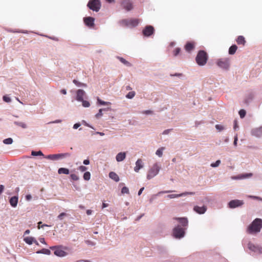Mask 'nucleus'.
Segmentation results:
<instances>
[{
  "label": "nucleus",
  "mask_w": 262,
  "mask_h": 262,
  "mask_svg": "<svg viewBox=\"0 0 262 262\" xmlns=\"http://www.w3.org/2000/svg\"><path fill=\"white\" fill-rule=\"evenodd\" d=\"M262 228V220L257 218L248 226L247 232L249 234H254L259 232Z\"/></svg>",
  "instance_id": "1"
},
{
  "label": "nucleus",
  "mask_w": 262,
  "mask_h": 262,
  "mask_svg": "<svg viewBox=\"0 0 262 262\" xmlns=\"http://www.w3.org/2000/svg\"><path fill=\"white\" fill-rule=\"evenodd\" d=\"M208 58L207 53L204 50H200L195 57V61L198 65L203 66L206 63Z\"/></svg>",
  "instance_id": "2"
},
{
  "label": "nucleus",
  "mask_w": 262,
  "mask_h": 262,
  "mask_svg": "<svg viewBox=\"0 0 262 262\" xmlns=\"http://www.w3.org/2000/svg\"><path fill=\"white\" fill-rule=\"evenodd\" d=\"M71 154L68 152L49 155L45 156V158L53 161L58 160L59 159H64L70 157Z\"/></svg>",
  "instance_id": "3"
},
{
  "label": "nucleus",
  "mask_w": 262,
  "mask_h": 262,
  "mask_svg": "<svg viewBox=\"0 0 262 262\" xmlns=\"http://www.w3.org/2000/svg\"><path fill=\"white\" fill-rule=\"evenodd\" d=\"M160 169V167L157 163L154 164L152 167L149 170L147 175V179L148 180L155 177L159 173Z\"/></svg>",
  "instance_id": "4"
},
{
  "label": "nucleus",
  "mask_w": 262,
  "mask_h": 262,
  "mask_svg": "<svg viewBox=\"0 0 262 262\" xmlns=\"http://www.w3.org/2000/svg\"><path fill=\"white\" fill-rule=\"evenodd\" d=\"M88 7L93 11L98 12L100 9L101 3L99 0H91L88 4Z\"/></svg>",
  "instance_id": "5"
},
{
  "label": "nucleus",
  "mask_w": 262,
  "mask_h": 262,
  "mask_svg": "<svg viewBox=\"0 0 262 262\" xmlns=\"http://www.w3.org/2000/svg\"><path fill=\"white\" fill-rule=\"evenodd\" d=\"M185 234L184 229L181 228L179 225L176 227L173 230V235L177 238L183 237Z\"/></svg>",
  "instance_id": "6"
},
{
  "label": "nucleus",
  "mask_w": 262,
  "mask_h": 262,
  "mask_svg": "<svg viewBox=\"0 0 262 262\" xmlns=\"http://www.w3.org/2000/svg\"><path fill=\"white\" fill-rule=\"evenodd\" d=\"M122 25L131 27H134L139 24V19H124L121 21Z\"/></svg>",
  "instance_id": "7"
},
{
  "label": "nucleus",
  "mask_w": 262,
  "mask_h": 262,
  "mask_svg": "<svg viewBox=\"0 0 262 262\" xmlns=\"http://www.w3.org/2000/svg\"><path fill=\"white\" fill-rule=\"evenodd\" d=\"M217 64L219 67L227 70L230 66L229 60L228 59H221L217 61Z\"/></svg>",
  "instance_id": "8"
},
{
  "label": "nucleus",
  "mask_w": 262,
  "mask_h": 262,
  "mask_svg": "<svg viewBox=\"0 0 262 262\" xmlns=\"http://www.w3.org/2000/svg\"><path fill=\"white\" fill-rule=\"evenodd\" d=\"M155 29L152 26H146L142 31L143 34L146 37L151 36L154 34Z\"/></svg>",
  "instance_id": "9"
},
{
  "label": "nucleus",
  "mask_w": 262,
  "mask_h": 262,
  "mask_svg": "<svg viewBox=\"0 0 262 262\" xmlns=\"http://www.w3.org/2000/svg\"><path fill=\"white\" fill-rule=\"evenodd\" d=\"M244 204V202L242 200H234L229 202L228 203L229 207L234 208L241 206Z\"/></svg>",
  "instance_id": "10"
},
{
  "label": "nucleus",
  "mask_w": 262,
  "mask_h": 262,
  "mask_svg": "<svg viewBox=\"0 0 262 262\" xmlns=\"http://www.w3.org/2000/svg\"><path fill=\"white\" fill-rule=\"evenodd\" d=\"M94 18L92 17H86L83 18V21L86 26L90 28L94 27Z\"/></svg>",
  "instance_id": "11"
},
{
  "label": "nucleus",
  "mask_w": 262,
  "mask_h": 262,
  "mask_svg": "<svg viewBox=\"0 0 262 262\" xmlns=\"http://www.w3.org/2000/svg\"><path fill=\"white\" fill-rule=\"evenodd\" d=\"M121 5L127 11H130L133 9L132 4L129 0H123Z\"/></svg>",
  "instance_id": "12"
},
{
  "label": "nucleus",
  "mask_w": 262,
  "mask_h": 262,
  "mask_svg": "<svg viewBox=\"0 0 262 262\" xmlns=\"http://www.w3.org/2000/svg\"><path fill=\"white\" fill-rule=\"evenodd\" d=\"M207 210V207L206 206L203 205L202 207H200L199 206H195L193 207V210L199 214H203Z\"/></svg>",
  "instance_id": "13"
},
{
  "label": "nucleus",
  "mask_w": 262,
  "mask_h": 262,
  "mask_svg": "<svg viewBox=\"0 0 262 262\" xmlns=\"http://www.w3.org/2000/svg\"><path fill=\"white\" fill-rule=\"evenodd\" d=\"M252 134L256 137H262V126L253 129Z\"/></svg>",
  "instance_id": "14"
},
{
  "label": "nucleus",
  "mask_w": 262,
  "mask_h": 262,
  "mask_svg": "<svg viewBox=\"0 0 262 262\" xmlns=\"http://www.w3.org/2000/svg\"><path fill=\"white\" fill-rule=\"evenodd\" d=\"M194 193L193 192H184L181 194H171L167 195V198L168 199H173L176 198L185 196L187 194H193Z\"/></svg>",
  "instance_id": "15"
},
{
  "label": "nucleus",
  "mask_w": 262,
  "mask_h": 262,
  "mask_svg": "<svg viewBox=\"0 0 262 262\" xmlns=\"http://www.w3.org/2000/svg\"><path fill=\"white\" fill-rule=\"evenodd\" d=\"M194 46L195 43L194 42H188L185 45L184 48L187 52H190L194 49Z\"/></svg>",
  "instance_id": "16"
},
{
  "label": "nucleus",
  "mask_w": 262,
  "mask_h": 262,
  "mask_svg": "<svg viewBox=\"0 0 262 262\" xmlns=\"http://www.w3.org/2000/svg\"><path fill=\"white\" fill-rule=\"evenodd\" d=\"M24 241L29 245H31L33 243H35L36 245H38L37 241L33 237H26L24 239Z\"/></svg>",
  "instance_id": "17"
},
{
  "label": "nucleus",
  "mask_w": 262,
  "mask_h": 262,
  "mask_svg": "<svg viewBox=\"0 0 262 262\" xmlns=\"http://www.w3.org/2000/svg\"><path fill=\"white\" fill-rule=\"evenodd\" d=\"M85 94V92L83 90H78L77 91L76 99L79 101H82Z\"/></svg>",
  "instance_id": "18"
},
{
  "label": "nucleus",
  "mask_w": 262,
  "mask_h": 262,
  "mask_svg": "<svg viewBox=\"0 0 262 262\" xmlns=\"http://www.w3.org/2000/svg\"><path fill=\"white\" fill-rule=\"evenodd\" d=\"M143 167L142 161L141 159H139L136 162V166L134 168V170L138 172L139 170Z\"/></svg>",
  "instance_id": "19"
},
{
  "label": "nucleus",
  "mask_w": 262,
  "mask_h": 262,
  "mask_svg": "<svg viewBox=\"0 0 262 262\" xmlns=\"http://www.w3.org/2000/svg\"><path fill=\"white\" fill-rule=\"evenodd\" d=\"M126 157V154L124 152H121L118 153L116 157V160L118 162L122 161L124 159H125Z\"/></svg>",
  "instance_id": "20"
},
{
  "label": "nucleus",
  "mask_w": 262,
  "mask_h": 262,
  "mask_svg": "<svg viewBox=\"0 0 262 262\" xmlns=\"http://www.w3.org/2000/svg\"><path fill=\"white\" fill-rule=\"evenodd\" d=\"M9 202L13 207H16L18 203V197L14 196L11 198Z\"/></svg>",
  "instance_id": "21"
},
{
  "label": "nucleus",
  "mask_w": 262,
  "mask_h": 262,
  "mask_svg": "<svg viewBox=\"0 0 262 262\" xmlns=\"http://www.w3.org/2000/svg\"><path fill=\"white\" fill-rule=\"evenodd\" d=\"M237 43L239 45L245 46L246 41L243 36H238L236 40Z\"/></svg>",
  "instance_id": "22"
},
{
  "label": "nucleus",
  "mask_w": 262,
  "mask_h": 262,
  "mask_svg": "<svg viewBox=\"0 0 262 262\" xmlns=\"http://www.w3.org/2000/svg\"><path fill=\"white\" fill-rule=\"evenodd\" d=\"M176 220L179 221L180 223L183 227H186L188 225V220L186 218L182 217V218H176Z\"/></svg>",
  "instance_id": "23"
},
{
  "label": "nucleus",
  "mask_w": 262,
  "mask_h": 262,
  "mask_svg": "<svg viewBox=\"0 0 262 262\" xmlns=\"http://www.w3.org/2000/svg\"><path fill=\"white\" fill-rule=\"evenodd\" d=\"M109 177L111 179L114 180L115 182H118L119 181V177L114 172H110L109 173Z\"/></svg>",
  "instance_id": "24"
},
{
  "label": "nucleus",
  "mask_w": 262,
  "mask_h": 262,
  "mask_svg": "<svg viewBox=\"0 0 262 262\" xmlns=\"http://www.w3.org/2000/svg\"><path fill=\"white\" fill-rule=\"evenodd\" d=\"M252 176H253V174L252 173L242 174L238 175L237 177H235V179H246V178H250Z\"/></svg>",
  "instance_id": "25"
},
{
  "label": "nucleus",
  "mask_w": 262,
  "mask_h": 262,
  "mask_svg": "<svg viewBox=\"0 0 262 262\" xmlns=\"http://www.w3.org/2000/svg\"><path fill=\"white\" fill-rule=\"evenodd\" d=\"M249 248L254 252L258 251L260 253L262 252V248L257 247L252 244H249Z\"/></svg>",
  "instance_id": "26"
},
{
  "label": "nucleus",
  "mask_w": 262,
  "mask_h": 262,
  "mask_svg": "<svg viewBox=\"0 0 262 262\" xmlns=\"http://www.w3.org/2000/svg\"><path fill=\"white\" fill-rule=\"evenodd\" d=\"M58 173L59 174H68L70 173L69 169L67 168H60L58 170Z\"/></svg>",
  "instance_id": "27"
},
{
  "label": "nucleus",
  "mask_w": 262,
  "mask_h": 262,
  "mask_svg": "<svg viewBox=\"0 0 262 262\" xmlns=\"http://www.w3.org/2000/svg\"><path fill=\"white\" fill-rule=\"evenodd\" d=\"M237 49V47L235 45L231 46L229 49V54L230 55H233L236 52Z\"/></svg>",
  "instance_id": "28"
},
{
  "label": "nucleus",
  "mask_w": 262,
  "mask_h": 262,
  "mask_svg": "<svg viewBox=\"0 0 262 262\" xmlns=\"http://www.w3.org/2000/svg\"><path fill=\"white\" fill-rule=\"evenodd\" d=\"M54 254L58 256H63L65 255L66 252L60 249H56L54 251Z\"/></svg>",
  "instance_id": "29"
},
{
  "label": "nucleus",
  "mask_w": 262,
  "mask_h": 262,
  "mask_svg": "<svg viewBox=\"0 0 262 262\" xmlns=\"http://www.w3.org/2000/svg\"><path fill=\"white\" fill-rule=\"evenodd\" d=\"M117 59H118L122 63H123L124 64H125V66H127V67H131L132 65V64L129 62L128 61H127V60H126L124 58H123V57H119V56H118L117 57Z\"/></svg>",
  "instance_id": "30"
},
{
  "label": "nucleus",
  "mask_w": 262,
  "mask_h": 262,
  "mask_svg": "<svg viewBox=\"0 0 262 262\" xmlns=\"http://www.w3.org/2000/svg\"><path fill=\"white\" fill-rule=\"evenodd\" d=\"M164 149V147H161V148H159L156 151V155L160 157H162L163 155V151Z\"/></svg>",
  "instance_id": "31"
},
{
  "label": "nucleus",
  "mask_w": 262,
  "mask_h": 262,
  "mask_svg": "<svg viewBox=\"0 0 262 262\" xmlns=\"http://www.w3.org/2000/svg\"><path fill=\"white\" fill-rule=\"evenodd\" d=\"M90 178H91L90 172L89 171L85 172L83 174V179L86 181H88L90 179Z\"/></svg>",
  "instance_id": "32"
},
{
  "label": "nucleus",
  "mask_w": 262,
  "mask_h": 262,
  "mask_svg": "<svg viewBox=\"0 0 262 262\" xmlns=\"http://www.w3.org/2000/svg\"><path fill=\"white\" fill-rule=\"evenodd\" d=\"M73 83H75L78 86L85 87L86 86V85L85 84L81 83L75 79L73 80Z\"/></svg>",
  "instance_id": "33"
},
{
  "label": "nucleus",
  "mask_w": 262,
  "mask_h": 262,
  "mask_svg": "<svg viewBox=\"0 0 262 262\" xmlns=\"http://www.w3.org/2000/svg\"><path fill=\"white\" fill-rule=\"evenodd\" d=\"M3 142L6 144H11L13 142V139L11 138H8L4 140Z\"/></svg>",
  "instance_id": "34"
},
{
  "label": "nucleus",
  "mask_w": 262,
  "mask_h": 262,
  "mask_svg": "<svg viewBox=\"0 0 262 262\" xmlns=\"http://www.w3.org/2000/svg\"><path fill=\"white\" fill-rule=\"evenodd\" d=\"M135 92L134 91L129 92L126 96V98L128 99L133 98L135 95Z\"/></svg>",
  "instance_id": "35"
},
{
  "label": "nucleus",
  "mask_w": 262,
  "mask_h": 262,
  "mask_svg": "<svg viewBox=\"0 0 262 262\" xmlns=\"http://www.w3.org/2000/svg\"><path fill=\"white\" fill-rule=\"evenodd\" d=\"M14 123L16 125L21 127L23 128H26L27 127V125L25 123H24V122H15Z\"/></svg>",
  "instance_id": "36"
},
{
  "label": "nucleus",
  "mask_w": 262,
  "mask_h": 262,
  "mask_svg": "<svg viewBox=\"0 0 262 262\" xmlns=\"http://www.w3.org/2000/svg\"><path fill=\"white\" fill-rule=\"evenodd\" d=\"M31 155L34 156H44L43 154H42V152L41 151H32L31 152Z\"/></svg>",
  "instance_id": "37"
},
{
  "label": "nucleus",
  "mask_w": 262,
  "mask_h": 262,
  "mask_svg": "<svg viewBox=\"0 0 262 262\" xmlns=\"http://www.w3.org/2000/svg\"><path fill=\"white\" fill-rule=\"evenodd\" d=\"M98 103L101 105H110L111 103L110 102H105L101 100L100 99H97Z\"/></svg>",
  "instance_id": "38"
},
{
  "label": "nucleus",
  "mask_w": 262,
  "mask_h": 262,
  "mask_svg": "<svg viewBox=\"0 0 262 262\" xmlns=\"http://www.w3.org/2000/svg\"><path fill=\"white\" fill-rule=\"evenodd\" d=\"M246 111L244 110H241L239 111V115L241 117V118H244L246 115Z\"/></svg>",
  "instance_id": "39"
},
{
  "label": "nucleus",
  "mask_w": 262,
  "mask_h": 262,
  "mask_svg": "<svg viewBox=\"0 0 262 262\" xmlns=\"http://www.w3.org/2000/svg\"><path fill=\"white\" fill-rule=\"evenodd\" d=\"M81 101L82 103L83 106L85 107L90 106V103H89V101L84 100H82V101Z\"/></svg>",
  "instance_id": "40"
},
{
  "label": "nucleus",
  "mask_w": 262,
  "mask_h": 262,
  "mask_svg": "<svg viewBox=\"0 0 262 262\" xmlns=\"http://www.w3.org/2000/svg\"><path fill=\"white\" fill-rule=\"evenodd\" d=\"M121 193H123V194H124V193H129V190H128V188L125 186L123 187L122 188V190H121Z\"/></svg>",
  "instance_id": "41"
},
{
  "label": "nucleus",
  "mask_w": 262,
  "mask_h": 262,
  "mask_svg": "<svg viewBox=\"0 0 262 262\" xmlns=\"http://www.w3.org/2000/svg\"><path fill=\"white\" fill-rule=\"evenodd\" d=\"M180 51H181L180 48H176L173 52V55L175 56H177L180 53Z\"/></svg>",
  "instance_id": "42"
},
{
  "label": "nucleus",
  "mask_w": 262,
  "mask_h": 262,
  "mask_svg": "<svg viewBox=\"0 0 262 262\" xmlns=\"http://www.w3.org/2000/svg\"><path fill=\"white\" fill-rule=\"evenodd\" d=\"M221 163L220 160H217L215 163H213L211 164V166L212 167H217Z\"/></svg>",
  "instance_id": "43"
},
{
  "label": "nucleus",
  "mask_w": 262,
  "mask_h": 262,
  "mask_svg": "<svg viewBox=\"0 0 262 262\" xmlns=\"http://www.w3.org/2000/svg\"><path fill=\"white\" fill-rule=\"evenodd\" d=\"M71 178L74 181H77L79 179V177L76 174H71L70 176Z\"/></svg>",
  "instance_id": "44"
},
{
  "label": "nucleus",
  "mask_w": 262,
  "mask_h": 262,
  "mask_svg": "<svg viewBox=\"0 0 262 262\" xmlns=\"http://www.w3.org/2000/svg\"><path fill=\"white\" fill-rule=\"evenodd\" d=\"M3 99V100L6 102H10L11 101V98L7 96H4Z\"/></svg>",
  "instance_id": "45"
},
{
  "label": "nucleus",
  "mask_w": 262,
  "mask_h": 262,
  "mask_svg": "<svg viewBox=\"0 0 262 262\" xmlns=\"http://www.w3.org/2000/svg\"><path fill=\"white\" fill-rule=\"evenodd\" d=\"M102 111L103 109L102 108L99 110V112L95 115L97 118H99L102 116Z\"/></svg>",
  "instance_id": "46"
},
{
  "label": "nucleus",
  "mask_w": 262,
  "mask_h": 262,
  "mask_svg": "<svg viewBox=\"0 0 262 262\" xmlns=\"http://www.w3.org/2000/svg\"><path fill=\"white\" fill-rule=\"evenodd\" d=\"M215 128L219 131H221L224 129V127L223 125H219V124H216L215 125Z\"/></svg>",
  "instance_id": "47"
},
{
  "label": "nucleus",
  "mask_w": 262,
  "mask_h": 262,
  "mask_svg": "<svg viewBox=\"0 0 262 262\" xmlns=\"http://www.w3.org/2000/svg\"><path fill=\"white\" fill-rule=\"evenodd\" d=\"M41 253H44L46 254H50L51 252L49 249H43L41 251Z\"/></svg>",
  "instance_id": "48"
},
{
  "label": "nucleus",
  "mask_w": 262,
  "mask_h": 262,
  "mask_svg": "<svg viewBox=\"0 0 262 262\" xmlns=\"http://www.w3.org/2000/svg\"><path fill=\"white\" fill-rule=\"evenodd\" d=\"M66 213H61L58 216V219L60 220H62L64 216H66Z\"/></svg>",
  "instance_id": "49"
},
{
  "label": "nucleus",
  "mask_w": 262,
  "mask_h": 262,
  "mask_svg": "<svg viewBox=\"0 0 262 262\" xmlns=\"http://www.w3.org/2000/svg\"><path fill=\"white\" fill-rule=\"evenodd\" d=\"M78 169L80 171L83 172L87 169V168L84 166H80L79 167Z\"/></svg>",
  "instance_id": "50"
},
{
  "label": "nucleus",
  "mask_w": 262,
  "mask_h": 262,
  "mask_svg": "<svg viewBox=\"0 0 262 262\" xmlns=\"http://www.w3.org/2000/svg\"><path fill=\"white\" fill-rule=\"evenodd\" d=\"M143 113L146 114V115L151 114H152V111H151L150 110H146V111H143Z\"/></svg>",
  "instance_id": "51"
},
{
  "label": "nucleus",
  "mask_w": 262,
  "mask_h": 262,
  "mask_svg": "<svg viewBox=\"0 0 262 262\" xmlns=\"http://www.w3.org/2000/svg\"><path fill=\"white\" fill-rule=\"evenodd\" d=\"M32 198V196L30 194H27L26 196V199L27 201H30Z\"/></svg>",
  "instance_id": "52"
},
{
  "label": "nucleus",
  "mask_w": 262,
  "mask_h": 262,
  "mask_svg": "<svg viewBox=\"0 0 262 262\" xmlns=\"http://www.w3.org/2000/svg\"><path fill=\"white\" fill-rule=\"evenodd\" d=\"M80 126V123H76L73 126V128L74 129H77L78 128L79 126Z\"/></svg>",
  "instance_id": "53"
},
{
  "label": "nucleus",
  "mask_w": 262,
  "mask_h": 262,
  "mask_svg": "<svg viewBox=\"0 0 262 262\" xmlns=\"http://www.w3.org/2000/svg\"><path fill=\"white\" fill-rule=\"evenodd\" d=\"M237 136H235L234 137V142H233V144L235 145V146H236L237 145Z\"/></svg>",
  "instance_id": "54"
},
{
  "label": "nucleus",
  "mask_w": 262,
  "mask_h": 262,
  "mask_svg": "<svg viewBox=\"0 0 262 262\" xmlns=\"http://www.w3.org/2000/svg\"><path fill=\"white\" fill-rule=\"evenodd\" d=\"M83 164L84 165H88L90 164V161L88 159L84 160L83 161Z\"/></svg>",
  "instance_id": "55"
},
{
  "label": "nucleus",
  "mask_w": 262,
  "mask_h": 262,
  "mask_svg": "<svg viewBox=\"0 0 262 262\" xmlns=\"http://www.w3.org/2000/svg\"><path fill=\"white\" fill-rule=\"evenodd\" d=\"M249 197L250 198L253 199H256V200L259 199V198L258 196H256L249 195Z\"/></svg>",
  "instance_id": "56"
},
{
  "label": "nucleus",
  "mask_w": 262,
  "mask_h": 262,
  "mask_svg": "<svg viewBox=\"0 0 262 262\" xmlns=\"http://www.w3.org/2000/svg\"><path fill=\"white\" fill-rule=\"evenodd\" d=\"M39 241H40V243H41L42 244H46V242H45L44 238H39Z\"/></svg>",
  "instance_id": "57"
},
{
  "label": "nucleus",
  "mask_w": 262,
  "mask_h": 262,
  "mask_svg": "<svg viewBox=\"0 0 262 262\" xmlns=\"http://www.w3.org/2000/svg\"><path fill=\"white\" fill-rule=\"evenodd\" d=\"M4 189V186L3 185H0V193H2Z\"/></svg>",
  "instance_id": "58"
},
{
  "label": "nucleus",
  "mask_w": 262,
  "mask_h": 262,
  "mask_svg": "<svg viewBox=\"0 0 262 262\" xmlns=\"http://www.w3.org/2000/svg\"><path fill=\"white\" fill-rule=\"evenodd\" d=\"M170 130H171V129H166V130H165L163 132V134H165V135L167 134H168V133H169V132Z\"/></svg>",
  "instance_id": "59"
},
{
  "label": "nucleus",
  "mask_w": 262,
  "mask_h": 262,
  "mask_svg": "<svg viewBox=\"0 0 262 262\" xmlns=\"http://www.w3.org/2000/svg\"><path fill=\"white\" fill-rule=\"evenodd\" d=\"M144 187H142V188H141L139 190V192H138V195H141V194L142 193V192L143 190H144Z\"/></svg>",
  "instance_id": "60"
},
{
  "label": "nucleus",
  "mask_w": 262,
  "mask_h": 262,
  "mask_svg": "<svg viewBox=\"0 0 262 262\" xmlns=\"http://www.w3.org/2000/svg\"><path fill=\"white\" fill-rule=\"evenodd\" d=\"M92 211L91 210L89 209V210H86V214H87L88 215H90V214H92Z\"/></svg>",
  "instance_id": "61"
},
{
  "label": "nucleus",
  "mask_w": 262,
  "mask_h": 262,
  "mask_svg": "<svg viewBox=\"0 0 262 262\" xmlns=\"http://www.w3.org/2000/svg\"><path fill=\"white\" fill-rule=\"evenodd\" d=\"M108 206V204L103 203L102 204V208H105Z\"/></svg>",
  "instance_id": "62"
},
{
  "label": "nucleus",
  "mask_w": 262,
  "mask_h": 262,
  "mask_svg": "<svg viewBox=\"0 0 262 262\" xmlns=\"http://www.w3.org/2000/svg\"><path fill=\"white\" fill-rule=\"evenodd\" d=\"M61 93L62 94H63L65 95V94H67V91H66V90L63 89V90H61Z\"/></svg>",
  "instance_id": "63"
},
{
  "label": "nucleus",
  "mask_w": 262,
  "mask_h": 262,
  "mask_svg": "<svg viewBox=\"0 0 262 262\" xmlns=\"http://www.w3.org/2000/svg\"><path fill=\"white\" fill-rule=\"evenodd\" d=\"M29 233H30V230H27L24 232V234L25 235L28 234Z\"/></svg>",
  "instance_id": "64"
}]
</instances>
